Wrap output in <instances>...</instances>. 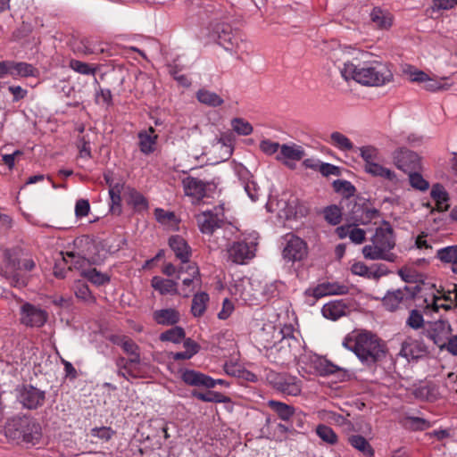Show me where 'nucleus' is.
<instances>
[{
    "instance_id": "obj_1",
    "label": "nucleus",
    "mask_w": 457,
    "mask_h": 457,
    "mask_svg": "<svg viewBox=\"0 0 457 457\" xmlns=\"http://www.w3.org/2000/svg\"><path fill=\"white\" fill-rule=\"evenodd\" d=\"M342 78L348 81H354L371 87L383 86L393 79V72L389 65L385 62H372L355 65L350 62H345L342 67H338Z\"/></svg>"
},
{
    "instance_id": "obj_2",
    "label": "nucleus",
    "mask_w": 457,
    "mask_h": 457,
    "mask_svg": "<svg viewBox=\"0 0 457 457\" xmlns=\"http://www.w3.org/2000/svg\"><path fill=\"white\" fill-rule=\"evenodd\" d=\"M343 345L353 351L367 365L376 363L386 355V349L382 341L376 335L368 331L346 337Z\"/></svg>"
},
{
    "instance_id": "obj_3",
    "label": "nucleus",
    "mask_w": 457,
    "mask_h": 457,
    "mask_svg": "<svg viewBox=\"0 0 457 457\" xmlns=\"http://www.w3.org/2000/svg\"><path fill=\"white\" fill-rule=\"evenodd\" d=\"M371 241V245H367L362 248L365 259L384 260L389 262L396 261V254L391 252L395 246V240L389 223L385 222L384 226L378 228Z\"/></svg>"
},
{
    "instance_id": "obj_4",
    "label": "nucleus",
    "mask_w": 457,
    "mask_h": 457,
    "mask_svg": "<svg viewBox=\"0 0 457 457\" xmlns=\"http://www.w3.org/2000/svg\"><path fill=\"white\" fill-rule=\"evenodd\" d=\"M5 434L13 440L36 444L41 437V427L30 417L18 416L7 422Z\"/></svg>"
},
{
    "instance_id": "obj_5",
    "label": "nucleus",
    "mask_w": 457,
    "mask_h": 457,
    "mask_svg": "<svg viewBox=\"0 0 457 457\" xmlns=\"http://www.w3.org/2000/svg\"><path fill=\"white\" fill-rule=\"evenodd\" d=\"M348 219L355 225H368L373 220L378 218V209L371 207L370 204L364 198L353 199L346 204Z\"/></svg>"
},
{
    "instance_id": "obj_6",
    "label": "nucleus",
    "mask_w": 457,
    "mask_h": 457,
    "mask_svg": "<svg viewBox=\"0 0 457 457\" xmlns=\"http://www.w3.org/2000/svg\"><path fill=\"white\" fill-rule=\"evenodd\" d=\"M428 353V347L421 338L408 336L402 342L398 355L411 362L417 361Z\"/></svg>"
},
{
    "instance_id": "obj_7",
    "label": "nucleus",
    "mask_w": 457,
    "mask_h": 457,
    "mask_svg": "<svg viewBox=\"0 0 457 457\" xmlns=\"http://www.w3.org/2000/svg\"><path fill=\"white\" fill-rule=\"evenodd\" d=\"M257 244L245 240L236 241L228 248V259L235 264H245L255 256Z\"/></svg>"
},
{
    "instance_id": "obj_8",
    "label": "nucleus",
    "mask_w": 457,
    "mask_h": 457,
    "mask_svg": "<svg viewBox=\"0 0 457 457\" xmlns=\"http://www.w3.org/2000/svg\"><path fill=\"white\" fill-rule=\"evenodd\" d=\"M18 401L29 410L41 407L46 400V392L31 385H23L17 389Z\"/></svg>"
},
{
    "instance_id": "obj_9",
    "label": "nucleus",
    "mask_w": 457,
    "mask_h": 457,
    "mask_svg": "<svg viewBox=\"0 0 457 457\" xmlns=\"http://www.w3.org/2000/svg\"><path fill=\"white\" fill-rule=\"evenodd\" d=\"M395 166L405 173L420 169V158L413 151L407 148H397L392 153Z\"/></svg>"
},
{
    "instance_id": "obj_10",
    "label": "nucleus",
    "mask_w": 457,
    "mask_h": 457,
    "mask_svg": "<svg viewBox=\"0 0 457 457\" xmlns=\"http://www.w3.org/2000/svg\"><path fill=\"white\" fill-rule=\"evenodd\" d=\"M195 218L200 231L207 235H212L217 228L225 224L221 211L216 207L197 214Z\"/></svg>"
},
{
    "instance_id": "obj_11",
    "label": "nucleus",
    "mask_w": 457,
    "mask_h": 457,
    "mask_svg": "<svg viewBox=\"0 0 457 457\" xmlns=\"http://www.w3.org/2000/svg\"><path fill=\"white\" fill-rule=\"evenodd\" d=\"M182 380L188 386L213 388L217 385L228 386V382L224 379H214L204 373L194 370H187L182 373Z\"/></svg>"
},
{
    "instance_id": "obj_12",
    "label": "nucleus",
    "mask_w": 457,
    "mask_h": 457,
    "mask_svg": "<svg viewBox=\"0 0 457 457\" xmlns=\"http://www.w3.org/2000/svg\"><path fill=\"white\" fill-rule=\"evenodd\" d=\"M47 317L45 310L31 303H25L21 307V322L27 327H42Z\"/></svg>"
},
{
    "instance_id": "obj_13",
    "label": "nucleus",
    "mask_w": 457,
    "mask_h": 457,
    "mask_svg": "<svg viewBox=\"0 0 457 457\" xmlns=\"http://www.w3.org/2000/svg\"><path fill=\"white\" fill-rule=\"evenodd\" d=\"M307 245L300 237L288 236L286 246L283 250L284 259L291 262H299L307 256Z\"/></svg>"
},
{
    "instance_id": "obj_14",
    "label": "nucleus",
    "mask_w": 457,
    "mask_h": 457,
    "mask_svg": "<svg viewBox=\"0 0 457 457\" xmlns=\"http://www.w3.org/2000/svg\"><path fill=\"white\" fill-rule=\"evenodd\" d=\"M451 333V325L446 320H439L430 324L424 334L442 350Z\"/></svg>"
},
{
    "instance_id": "obj_15",
    "label": "nucleus",
    "mask_w": 457,
    "mask_h": 457,
    "mask_svg": "<svg viewBox=\"0 0 457 457\" xmlns=\"http://www.w3.org/2000/svg\"><path fill=\"white\" fill-rule=\"evenodd\" d=\"M348 293V287L338 282H325L319 284L314 288H309L305 294L319 299L331 295H345Z\"/></svg>"
},
{
    "instance_id": "obj_16",
    "label": "nucleus",
    "mask_w": 457,
    "mask_h": 457,
    "mask_svg": "<svg viewBox=\"0 0 457 457\" xmlns=\"http://www.w3.org/2000/svg\"><path fill=\"white\" fill-rule=\"evenodd\" d=\"M274 386L281 393L296 396L302 391L301 381L295 377L286 374L278 375L274 380Z\"/></svg>"
},
{
    "instance_id": "obj_17",
    "label": "nucleus",
    "mask_w": 457,
    "mask_h": 457,
    "mask_svg": "<svg viewBox=\"0 0 457 457\" xmlns=\"http://www.w3.org/2000/svg\"><path fill=\"white\" fill-rule=\"evenodd\" d=\"M169 245L174 252L176 257L180 260L181 263H186L189 261L191 248L182 237L179 235L170 237Z\"/></svg>"
},
{
    "instance_id": "obj_18",
    "label": "nucleus",
    "mask_w": 457,
    "mask_h": 457,
    "mask_svg": "<svg viewBox=\"0 0 457 457\" xmlns=\"http://www.w3.org/2000/svg\"><path fill=\"white\" fill-rule=\"evenodd\" d=\"M9 75L12 78L17 77H37L38 70L32 64L24 62L8 61Z\"/></svg>"
},
{
    "instance_id": "obj_19",
    "label": "nucleus",
    "mask_w": 457,
    "mask_h": 457,
    "mask_svg": "<svg viewBox=\"0 0 457 457\" xmlns=\"http://www.w3.org/2000/svg\"><path fill=\"white\" fill-rule=\"evenodd\" d=\"M154 320L162 326H173L180 320V313L174 308L156 310L153 312Z\"/></svg>"
},
{
    "instance_id": "obj_20",
    "label": "nucleus",
    "mask_w": 457,
    "mask_h": 457,
    "mask_svg": "<svg viewBox=\"0 0 457 457\" xmlns=\"http://www.w3.org/2000/svg\"><path fill=\"white\" fill-rule=\"evenodd\" d=\"M304 150L302 146L295 144H284L280 147V152L277 155V160L284 162L285 164H288V160L300 161L304 157Z\"/></svg>"
},
{
    "instance_id": "obj_21",
    "label": "nucleus",
    "mask_w": 457,
    "mask_h": 457,
    "mask_svg": "<svg viewBox=\"0 0 457 457\" xmlns=\"http://www.w3.org/2000/svg\"><path fill=\"white\" fill-rule=\"evenodd\" d=\"M183 187L186 195L201 199L205 195L206 184L202 180L187 177L183 179Z\"/></svg>"
},
{
    "instance_id": "obj_22",
    "label": "nucleus",
    "mask_w": 457,
    "mask_h": 457,
    "mask_svg": "<svg viewBox=\"0 0 457 457\" xmlns=\"http://www.w3.org/2000/svg\"><path fill=\"white\" fill-rule=\"evenodd\" d=\"M4 258L6 262V268L10 269V270H5V273L9 274V279L10 283L13 285L14 287H21L26 286L27 281L26 278L23 277H21L16 270V263L15 261L12 259L11 257V251L9 249H5L4 251Z\"/></svg>"
},
{
    "instance_id": "obj_23",
    "label": "nucleus",
    "mask_w": 457,
    "mask_h": 457,
    "mask_svg": "<svg viewBox=\"0 0 457 457\" xmlns=\"http://www.w3.org/2000/svg\"><path fill=\"white\" fill-rule=\"evenodd\" d=\"M138 145L140 151L145 154H150L155 150L157 135L154 134L153 128L147 131H141L138 134Z\"/></svg>"
},
{
    "instance_id": "obj_24",
    "label": "nucleus",
    "mask_w": 457,
    "mask_h": 457,
    "mask_svg": "<svg viewBox=\"0 0 457 457\" xmlns=\"http://www.w3.org/2000/svg\"><path fill=\"white\" fill-rule=\"evenodd\" d=\"M152 287L161 295H178V283L171 279L155 276L152 278Z\"/></svg>"
},
{
    "instance_id": "obj_25",
    "label": "nucleus",
    "mask_w": 457,
    "mask_h": 457,
    "mask_svg": "<svg viewBox=\"0 0 457 457\" xmlns=\"http://www.w3.org/2000/svg\"><path fill=\"white\" fill-rule=\"evenodd\" d=\"M364 170L367 173L374 177H379L394 183L398 182V178L395 172L386 167H384L378 162L370 163L369 166H364Z\"/></svg>"
},
{
    "instance_id": "obj_26",
    "label": "nucleus",
    "mask_w": 457,
    "mask_h": 457,
    "mask_svg": "<svg viewBox=\"0 0 457 457\" xmlns=\"http://www.w3.org/2000/svg\"><path fill=\"white\" fill-rule=\"evenodd\" d=\"M436 258L444 263H450L451 270L457 274V245H449L436 251Z\"/></svg>"
},
{
    "instance_id": "obj_27",
    "label": "nucleus",
    "mask_w": 457,
    "mask_h": 457,
    "mask_svg": "<svg viewBox=\"0 0 457 457\" xmlns=\"http://www.w3.org/2000/svg\"><path fill=\"white\" fill-rule=\"evenodd\" d=\"M430 195L432 199L436 202V210L439 212L447 211L449 208L448 204V193L445 189V187L439 184H436L433 186Z\"/></svg>"
},
{
    "instance_id": "obj_28",
    "label": "nucleus",
    "mask_w": 457,
    "mask_h": 457,
    "mask_svg": "<svg viewBox=\"0 0 457 457\" xmlns=\"http://www.w3.org/2000/svg\"><path fill=\"white\" fill-rule=\"evenodd\" d=\"M346 306L342 301L330 302L322 308V314L325 318L336 320L345 314Z\"/></svg>"
},
{
    "instance_id": "obj_29",
    "label": "nucleus",
    "mask_w": 457,
    "mask_h": 457,
    "mask_svg": "<svg viewBox=\"0 0 457 457\" xmlns=\"http://www.w3.org/2000/svg\"><path fill=\"white\" fill-rule=\"evenodd\" d=\"M403 299H405L404 290L399 288L394 291H388L383 298V304L386 310L394 312L399 307Z\"/></svg>"
},
{
    "instance_id": "obj_30",
    "label": "nucleus",
    "mask_w": 457,
    "mask_h": 457,
    "mask_svg": "<svg viewBox=\"0 0 457 457\" xmlns=\"http://www.w3.org/2000/svg\"><path fill=\"white\" fill-rule=\"evenodd\" d=\"M370 20L379 29H388L393 22L392 15L378 7H375L370 12Z\"/></svg>"
},
{
    "instance_id": "obj_31",
    "label": "nucleus",
    "mask_w": 457,
    "mask_h": 457,
    "mask_svg": "<svg viewBox=\"0 0 457 457\" xmlns=\"http://www.w3.org/2000/svg\"><path fill=\"white\" fill-rule=\"evenodd\" d=\"M348 443L356 450L361 452L366 457H371L374 450L365 437L360 435H351L348 436Z\"/></svg>"
},
{
    "instance_id": "obj_32",
    "label": "nucleus",
    "mask_w": 457,
    "mask_h": 457,
    "mask_svg": "<svg viewBox=\"0 0 457 457\" xmlns=\"http://www.w3.org/2000/svg\"><path fill=\"white\" fill-rule=\"evenodd\" d=\"M268 406L283 420H289L295 411L293 406L275 400H270Z\"/></svg>"
},
{
    "instance_id": "obj_33",
    "label": "nucleus",
    "mask_w": 457,
    "mask_h": 457,
    "mask_svg": "<svg viewBox=\"0 0 457 457\" xmlns=\"http://www.w3.org/2000/svg\"><path fill=\"white\" fill-rule=\"evenodd\" d=\"M209 302V295L204 293H197L194 295L191 305V312L194 317H201L204 315L207 303Z\"/></svg>"
},
{
    "instance_id": "obj_34",
    "label": "nucleus",
    "mask_w": 457,
    "mask_h": 457,
    "mask_svg": "<svg viewBox=\"0 0 457 457\" xmlns=\"http://www.w3.org/2000/svg\"><path fill=\"white\" fill-rule=\"evenodd\" d=\"M196 98L200 103L211 107L220 106L224 103L223 99L219 95L206 89L198 90Z\"/></svg>"
},
{
    "instance_id": "obj_35",
    "label": "nucleus",
    "mask_w": 457,
    "mask_h": 457,
    "mask_svg": "<svg viewBox=\"0 0 457 457\" xmlns=\"http://www.w3.org/2000/svg\"><path fill=\"white\" fill-rule=\"evenodd\" d=\"M192 396L206 403H229L230 398L219 392L207 391L205 393L194 390Z\"/></svg>"
},
{
    "instance_id": "obj_36",
    "label": "nucleus",
    "mask_w": 457,
    "mask_h": 457,
    "mask_svg": "<svg viewBox=\"0 0 457 457\" xmlns=\"http://www.w3.org/2000/svg\"><path fill=\"white\" fill-rule=\"evenodd\" d=\"M81 276L97 286L108 283L110 280V278L107 274L98 271L96 268L82 270Z\"/></svg>"
},
{
    "instance_id": "obj_37",
    "label": "nucleus",
    "mask_w": 457,
    "mask_h": 457,
    "mask_svg": "<svg viewBox=\"0 0 457 457\" xmlns=\"http://www.w3.org/2000/svg\"><path fill=\"white\" fill-rule=\"evenodd\" d=\"M334 189L344 195L345 200L344 202L346 204L349 203V201H353V196L355 192V187L353 185H352L351 182L346 180H341L337 179L335 180L333 183Z\"/></svg>"
},
{
    "instance_id": "obj_38",
    "label": "nucleus",
    "mask_w": 457,
    "mask_h": 457,
    "mask_svg": "<svg viewBox=\"0 0 457 457\" xmlns=\"http://www.w3.org/2000/svg\"><path fill=\"white\" fill-rule=\"evenodd\" d=\"M69 67L75 72L87 76L92 75L95 77L97 71L96 66L76 59H71L69 62Z\"/></svg>"
},
{
    "instance_id": "obj_39",
    "label": "nucleus",
    "mask_w": 457,
    "mask_h": 457,
    "mask_svg": "<svg viewBox=\"0 0 457 457\" xmlns=\"http://www.w3.org/2000/svg\"><path fill=\"white\" fill-rule=\"evenodd\" d=\"M329 143L342 151H350L353 148V145L351 140L338 131L331 133Z\"/></svg>"
},
{
    "instance_id": "obj_40",
    "label": "nucleus",
    "mask_w": 457,
    "mask_h": 457,
    "mask_svg": "<svg viewBox=\"0 0 457 457\" xmlns=\"http://www.w3.org/2000/svg\"><path fill=\"white\" fill-rule=\"evenodd\" d=\"M359 151L361 157L365 162V166L381 160L379 150L373 145L361 146L359 148Z\"/></svg>"
},
{
    "instance_id": "obj_41",
    "label": "nucleus",
    "mask_w": 457,
    "mask_h": 457,
    "mask_svg": "<svg viewBox=\"0 0 457 457\" xmlns=\"http://www.w3.org/2000/svg\"><path fill=\"white\" fill-rule=\"evenodd\" d=\"M317 436L326 444L334 445L337 443L338 437L335 431L328 426L320 424L316 428Z\"/></svg>"
},
{
    "instance_id": "obj_42",
    "label": "nucleus",
    "mask_w": 457,
    "mask_h": 457,
    "mask_svg": "<svg viewBox=\"0 0 457 457\" xmlns=\"http://www.w3.org/2000/svg\"><path fill=\"white\" fill-rule=\"evenodd\" d=\"M185 330L181 327H173L160 335V340L162 342H172L178 344L185 338Z\"/></svg>"
},
{
    "instance_id": "obj_43",
    "label": "nucleus",
    "mask_w": 457,
    "mask_h": 457,
    "mask_svg": "<svg viewBox=\"0 0 457 457\" xmlns=\"http://www.w3.org/2000/svg\"><path fill=\"white\" fill-rule=\"evenodd\" d=\"M127 203L132 205L135 209L141 211L147 208V202L145 198L137 191L129 188L127 192Z\"/></svg>"
},
{
    "instance_id": "obj_44",
    "label": "nucleus",
    "mask_w": 457,
    "mask_h": 457,
    "mask_svg": "<svg viewBox=\"0 0 457 457\" xmlns=\"http://www.w3.org/2000/svg\"><path fill=\"white\" fill-rule=\"evenodd\" d=\"M323 213L324 219L330 225H337L342 220V209L337 205L333 204L326 207L323 211Z\"/></svg>"
},
{
    "instance_id": "obj_45",
    "label": "nucleus",
    "mask_w": 457,
    "mask_h": 457,
    "mask_svg": "<svg viewBox=\"0 0 457 457\" xmlns=\"http://www.w3.org/2000/svg\"><path fill=\"white\" fill-rule=\"evenodd\" d=\"M236 37L232 34L229 26L226 25L221 28V29L218 30V42L227 50H230Z\"/></svg>"
},
{
    "instance_id": "obj_46",
    "label": "nucleus",
    "mask_w": 457,
    "mask_h": 457,
    "mask_svg": "<svg viewBox=\"0 0 457 457\" xmlns=\"http://www.w3.org/2000/svg\"><path fill=\"white\" fill-rule=\"evenodd\" d=\"M419 170L408 172L411 186L418 190L426 191L429 187L428 182L418 172Z\"/></svg>"
},
{
    "instance_id": "obj_47",
    "label": "nucleus",
    "mask_w": 457,
    "mask_h": 457,
    "mask_svg": "<svg viewBox=\"0 0 457 457\" xmlns=\"http://www.w3.org/2000/svg\"><path fill=\"white\" fill-rule=\"evenodd\" d=\"M63 261L67 264L71 262V265L69 267L70 269H71L73 267L74 269L84 270L83 268L87 263V260L85 257H83L74 252H67L66 255L63 256Z\"/></svg>"
},
{
    "instance_id": "obj_48",
    "label": "nucleus",
    "mask_w": 457,
    "mask_h": 457,
    "mask_svg": "<svg viewBox=\"0 0 457 457\" xmlns=\"http://www.w3.org/2000/svg\"><path fill=\"white\" fill-rule=\"evenodd\" d=\"M231 126L238 135L248 136L253 132L252 125L241 118H235L231 120Z\"/></svg>"
},
{
    "instance_id": "obj_49",
    "label": "nucleus",
    "mask_w": 457,
    "mask_h": 457,
    "mask_svg": "<svg viewBox=\"0 0 457 457\" xmlns=\"http://www.w3.org/2000/svg\"><path fill=\"white\" fill-rule=\"evenodd\" d=\"M425 320L423 315L418 310H411L406 320V326L409 328L418 330L423 328Z\"/></svg>"
},
{
    "instance_id": "obj_50",
    "label": "nucleus",
    "mask_w": 457,
    "mask_h": 457,
    "mask_svg": "<svg viewBox=\"0 0 457 457\" xmlns=\"http://www.w3.org/2000/svg\"><path fill=\"white\" fill-rule=\"evenodd\" d=\"M114 435V431L109 427L94 428L90 430V436L101 441H108Z\"/></svg>"
},
{
    "instance_id": "obj_51",
    "label": "nucleus",
    "mask_w": 457,
    "mask_h": 457,
    "mask_svg": "<svg viewBox=\"0 0 457 457\" xmlns=\"http://www.w3.org/2000/svg\"><path fill=\"white\" fill-rule=\"evenodd\" d=\"M406 424L414 430H424L430 426L428 421L419 417L406 418Z\"/></svg>"
},
{
    "instance_id": "obj_52",
    "label": "nucleus",
    "mask_w": 457,
    "mask_h": 457,
    "mask_svg": "<svg viewBox=\"0 0 457 457\" xmlns=\"http://www.w3.org/2000/svg\"><path fill=\"white\" fill-rule=\"evenodd\" d=\"M358 225L352 223L349 238L350 240L357 245H360L365 241L366 232L362 228H357Z\"/></svg>"
},
{
    "instance_id": "obj_53",
    "label": "nucleus",
    "mask_w": 457,
    "mask_h": 457,
    "mask_svg": "<svg viewBox=\"0 0 457 457\" xmlns=\"http://www.w3.org/2000/svg\"><path fill=\"white\" fill-rule=\"evenodd\" d=\"M281 145L278 142H273L270 139L262 140L260 143V149L268 155L277 153Z\"/></svg>"
},
{
    "instance_id": "obj_54",
    "label": "nucleus",
    "mask_w": 457,
    "mask_h": 457,
    "mask_svg": "<svg viewBox=\"0 0 457 457\" xmlns=\"http://www.w3.org/2000/svg\"><path fill=\"white\" fill-rule=\"evenodd\" d=\"M278 205L279 206V211L281 212H283V215L287 218V219H289L291 218L293 215H295V201H291V202H287V201H284L283 199H281L278 203Z\"/></svg>"
},
{
    "instance_id": "obj_55",
    "label": "nucleus",
    "mask_w": 457,
    "mask_h": 457,
    "mask_svg": "<svg viewBox=\"0 0 457 457\" xmlns=\"http://www.w3.org/2000/svg\"><path fill=\"white\" fill-rule=\"evenodd\" d=\"M179 273H187L192 278H196L199 276V269L195 262H190L189 261L186 263H182L180 267L178 269Z\"/></svg>"
},
{
    "instance_id": "obj_56",
    "label": "nucleus",
    "mask_w": 457,
    "mask_h": 457,
    "mask_svg": "<svg viewBox=\"0 0 457 457\" xmlns=\"http://www.w3.org/2000/svg\"><path fill=\"white\" fill-rule=\"evenodd\" d=\"M289 420L291 421L290 426L293 430L302 429L305 424V415L301 411L296 412L295 411Z\"/></svg>"
},
{
    "instance_id": "obj_57",
    "label": "nucleus",
    "mask_w": 457,
    "mask_h": 457,
    "mask_svg": "<svg viewBox=\"0 0 457 457\" xmlns=\"http://www.w3.org/2000/svg\"><path fill=\"white\" fill-rule=\"evenodd\" d=\"M90 205L87 200L80 199L75 205V214L77 217H85L88 214Z\"/></svg>"
},
{
    "instance_id": "obj_58",
    "label": "nucleus",
    "mask_w": 457,
    "mask_h": 457,
    "mask_svg": "<svg viewBox=\"0 0 457 457\" xmlns=\"http://www.w3.org/2000/svg\"><path fill=\"white\" fill-rule=\"evenodd\" d=\"M233 311H234L233 303L230 300H228V298H225L223 301V303H222V309L218 313V318L220 320H226L231 315Z\"/></svg>"
},
{
    "instance_id": "obj_59",
    "label": "nucleus",
    "mask_w": 457,
    "mask_h": 457,
    "mask_svg": "<svg viewBox=\"0 0 457 457\" xmlns=\"http://www.w3.org/2000/svg\"><path fill=\"white\" fill-rule=\"evenodd\" d=\"M245 190L252 201L255 202L259 199V196L261 195L260 188L257 187L255 182H247L245 186Z\"/></svg>"
},
{
    "instance_id": "obj_60",
    "label": "nucleus",
    "mask_w": 457,
    "mask_h": 457,
    "mask_svg": "<svg viewBox=\"0 0 457 457\" xmlns=\"http://www.w3.org/2000/svg\"><path fill=\"white\" fill-rule=\"evenodd\" d=\"M319 170L323 176L339 175V168L330 163L319 164Z\"/></svg>"
},
{
    "instance_id": "obj_61",
    "label": "nucleus",
    "mask_w": 457,
    "mask_h": 457,
    "mask_svg": "<svg viewBox=\"0 0 457 457\" xmlns=\"http://www.w3.org/2000/svg\"><path fill=\"white\" fill-rule=\"evenodd\" d=\"M155 217L159 222L169 223L175 220V214L173 212H165L162 209L155 210Z\"/></svg>"
},
{
    "instance_id": "obj_62",
    "label": "nucleus",
    "mask_w": 457,
    "mask_h": 457,
    "mask_svg": "<svg viewBox=\"0 0 457 457\" xmlns=\"http://www.w3.org/2000/svg\"><path fill=\"white\" fill-rule=\"evenodd\" d=\"M457 5V0H434V10H449Z\"/></svg>"
},
{
    "instance_id": "obj_63",
    "label": "nucleus",
    "mask_w": 457,
    "mask_h": 457,
    "mask_svg": "<svg viewBox=\"0 0 457 457\" xmlns=\"http://www.w3.org/2000/svg\"><path fill=\"white\" fill-rule=\"evenodd\" d=\"M8 90L12 95L14 102L23 99L28 94V91L21 86H10Z\"/></svg>"
},
{
    "instance_id": "obj_64",
    "label": "nucleus",
    "mask_w": 457,
    "mask_h": 457,
    "mask_svg": "<svg viewBox=\"0 0 457 457\" xmlns=\"http://www.w3.org/2000/svg\"><path fill=\"white\" fill-rule=\"evenodd\" d=\"M444 349L457 356V336H450L444 345Z\"/></svg>"
}]
</instances>
